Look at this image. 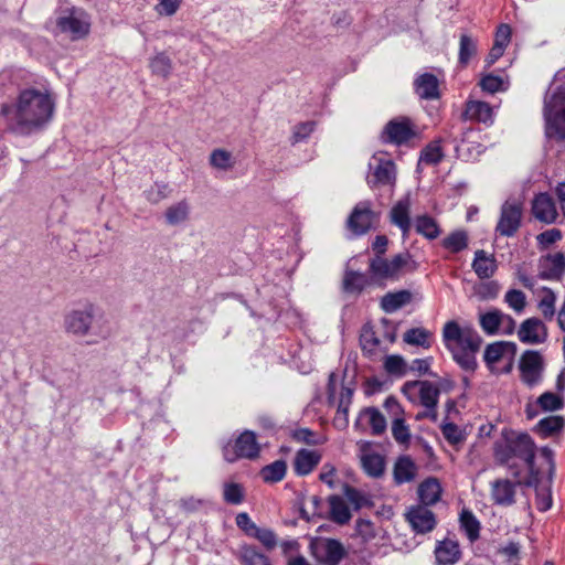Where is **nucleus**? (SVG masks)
<instances>
[{"mask_svg": "<svg viewBox=\"0 0 565 565\" xmlns=\"http://www.w3.org/2000/svg\"><path fill=\"white\" fill-rule=\"evenodd\" d=\"M500 286L495 281L482 282L478 286L477 292L482 299H493L498 296Z\"/></svg>", "mask_w": 565, "mask_h": 565, "instance_id": "nucleus-62", "label": "nucleus"}, {"mask_svg": "<svg viewBox=\"0 0 565 565\" xmlns=\"http://www.w3.org/2000/svg\"><path fill=\"white\" fill-rule=\"evenodd\" d=\"M532 212L536 220L547 224L555 222L557 217L555 203L546 193H541L535 196L532 203Z\"/></svg>", "mask_w": 565, "mask_h": 565, "instance_id": "nucleus-20", "label": "nucleus"}, {"mask_svg": "<svg viewBox=\"0 0 565 565\" xmlns=\"http://www.w3.org/2000/svg\"><path fill=\"white\" fill-rule=\"evenodd\" d=\"M391 222L399 227L403 233V237H406L411 231V200L404 198L399 200L391 210L390 213Z\"/></svg>", "mask_w": 565, "mask_h": 565, "instance_id": "nucleus-24", "label": "nucleus"}, {"mask_svg": "<svg viewBox=\"0 0 565 565\" xmlns=\"http://www.w3.org/2000/svg\"><path fill=\"white\" fill-rule=\"evenodd\" d=\"M444 157L441 147L438 142L428 145L420 154V160L427 164H437Z\"/></svg>", "mask_w": 565, "mask_h": 565, "instance_id": "nucleus-53", "label": "nucleus"}, {"mask_svg": "<svg viewBox=\"0 0 565 565\" xmlns=\"http://www.w3.org/2000/svg\"><path fill=\"white\" fill-rule=\"evenodd\" d=\"M418 495L424 505L435 504L441 495V486L436 478L424 480L418 487Z\"/></svg>", "mask_w": 565, "mask_h": 565, "instance_id": "nucleus-32", "label": "nucleus"}, {"mask_svg": "<svg viewBox=\"0 0 565 565\" xmlns=\"http://www.w3.org/2000/svg\"><path fill=\"white\" fill-rule=\"evenodd\" d=\"M412 301V294L408 290H398L385 294L380 301L381 309L392 313L408 305Z\"/></svg>", "mask_w": 565, "mask_h": 565, "instance_id": "nucleus-30", "label": "nucleus"}, {"mask_svg": "<svg viewBox=\"0 0 565 565\" xmlns=\"http://www.w3.org/2000/svg\"><path fill=\"white\" fill-rule=\"evenodd\" d=\"M441 433L446 440L450 444L456 445L463 440V435L461 429L452 423H446L441 426Z\"/></svg>", "mask_w": 565, "mask_h": 565, "instance_id": "nucleus-59", "label": "nucleus"}, {"mask_svg": "<svg viewBox=\"0 0 565 565\" xmlns=\"http://www.w3.org/2000/svg\"><path fill=\"white\" fill-rule=\"evenodd\" d=\"M518 483L508 479H498L491 484V499L498 505H511L514 503V495Z\"/></svg>", "mask_w": 565, "mask_h": 565, "instance_id": "nucleus-23", "label": "nucleus"}, {"mask_svg": "<svg viewBox=\"0 0 565 565\" xmlns=\"http://www.w3.org/2000/svg\"><path fill=\"white\" fill-rule=\"evenodd\" d=\"M374 285L371 274L347 269L343 275L342 288L347 294L360 295L365 288Z\"/></svg>", "mask_w": 565, "mask_h": 565, "instance_id": "nucleus-21", "label": "nucleus"}, {"mask_svg": "<svg viewBox=\"0 0 565 565\" xmlns=\"http://www.w3.org/2000/svg\"><path fill=\"white\" fill-rule=\"evenodd\" d=\"M418 268V263L408 253H399L392 258L375 255L369 262V274H371L374 285L385 286L387 281H397L408 273Z\"/></svg>", "mask_w": 565, "mask_h": 565, "instance_id": "nucleus-5", "label": "nucleus"}, {"mask_svg": "<svg viewBox=\"0 0 565 565\" xmlns=\"http://www.w3.org/2000/svg\"><path fill=\"white\" fill-rule=\"evenodd\" d=\"M287 470V465L284 460H276L270 465L265 466L260 476L266 482H278L284 479Z\"/></svg>", "mask_w": 565, "mask_h": 565, "instance_id": "nucleus-43", "label": "nucleus"}, {"mask_svg": "<svg viewBox=\"0 0 565 565\" xmlns=\"http://www.w3.org/2000/svg\"><path fill=\"white\" fill-rule=\"evenodd\" d=\"M504 302L515 313L521 315L526 307V296L519 289H509L504 295Z\"/></svg>", "mask_w": 565, "mask_h": 565, "instance_id": "nucleus-49", "label": "nucleus"}, {"mask_svg": "<svg viewBox=\"0 0 565 565\" xmlns=\"http://www.w3.org/2000/svg\"><path fill=\"white\" fill-rule=\"evenodd\" d=\"M313 130H315L313 121H306V122L298 124L294 128V135H292L294 141L298 142V141L306 139L308 136H310V134Z\"/></svg>", "mask_w": 565, "mask_h": 565, "instance_id": "nucleus-64", "label": "nucleus"}, {"mask_svg": "<svg viewBox=\"0 0 565 565\" xmlns=\"http://www.w3.org/2000/svg\"><path fill=\"white\" fill-rule=\"evenodd\" d=\"M436 561L439 565H452L460 559L461 552L458 542L440 541L435 548Z\"/></svg>", "mask_w": 565, "mask_h": 565, "instance_id": "nucleus-26", "label": "nucleus"}, {"mask_svg": "<svg viewBox=\"0 0 565 565\" xmlns=\"http://www.w3.org/2000/svg\"><path fill=\"white\" fill-rule=\"evenodd\" d=\"M471 267L480 279H489L495 274L498 264L493 254H489L484 249H478L475 252Z\"/></svg>", "mask_w": 565, "mask_h": 565, "instance_id": "nucleus-22", "label": "nucleus"}, {"mask_svg": "<svg viewBox=\"0 0 565 565\" xmlns=\"http://www.w3.org/2000/svg\"><path fill=\"white\" fill-rule=\"evenodd\" d=\"M360 343L363 352L370 356L381 351V340L374 331L373 327L369 324H365L362 328Z\"/></svg>", "mask_w": 565, "mask_h": 565, "instance_id": "nucleus-37", "label": "nucleus"}, {"mask_svg": "<svg viewBox=\"0 0 565 565\" xmlns=\"http://www.w3.org/2000/svg\"><path fill=\"white\" fill-rule=\"evenodd\" d=\"M320 459L321 456L317 451L308 449L299 450L294 459L295 472L299 476L310 473L320 462Z\"/></svg>", "mask_w": 565, "mask_h": 565, "instance_id": "nucleus-28", "label": "nucleus"}, {"mask_svg": "<svg viewBox=\"0 0 565 565\" xmlns=\"http://www.w3.org/2000/svg\"><path fill=\"white\" fill-rule=\"evenodd\" d=\"M441 245L451 253H459L468 246V234L465 231H455L443 239Z\"/></svg>", "mask_w": 565, "mask_h": 565, "instance_id": "nucleus-42", "label": "nucleus"}, {"mask_svg": "<svg viewBox=\"0 0 565 565\" xmlns=\"http://www.w3.org/2000/svg\"><path fill=\"white\" fill-rule=\"evenodd\" d=\"M392 435L399 445H408L411 440V430L406 425L404 417H396L392 420Z\"/></svg>", "mask_w": 565, "mask_h": 565, "instance_id": "nucleus-48", "label": "nucleus"}, {"mask_svg": "<svg viewBox=\"0 0 565 565\" xmlns=\"http://www.w3.org/2000/svg\"><path fill=\"white\" fill-rule=\"evenodd\" d=\"M480 86L484 92L490 94L503 92L508 88V85L504 83L503 78L493 74L483 76L480 81Z\"/></svg>", "mask_w": 565, "mask_h": 565, "instance_id": "nucleus-51", "label": "nucleus"}, {"mask_svg": "<svg viewBox=\"0 0 565 565\" xmlns=\"http://www.w3.org/2000/svg\"><path fill=\"white\" fill-rule=\"evenodd\" d=\"M239 559L243 565H271L268 557L253 546H244Z\"/></svg>", "mask_w": 565, "mask_h": 565, "instance_id": "nucleus-47", "label": "nucleus"}, {"mask_svg": "<svg viewBox=\"0 0 565 565\" xmlns=\"http://www.w3.org/2000/svg\"><path fill=\"white\" fill-rule=\"evenodd\" d=\"M407 364L401 355H387L384 360V370L390 375L403 376L407 372Z\"/></svg>", "mask_w": 565, "mask_h": 565, "instance_id": "nucleus-50", "label": "nucleus"}, {"mask_svg": "<svg viewBox=\"0 0 565 565\" xmlns=\"http://www.w3.org/2000/svg\"><path fill=\"white\" fill-rule=\"evenodd\" d=\"M367 184L371 188L394 186L396 182V166L385 153H375L370 163Z\"/></svg>", "mask_w": 565, "mask_h": 565, "instance_id": "nucleus-9", "label": "nucleus"}, {"mask_svg": "<svg viewBox=\"0 0 565 565\" xmlns=\"http://www.w3.org/2000/svg\"><path fill=\"white\" fill-rule=\"evenodd\" d=\"M414 85L417 95L423 99H435L439 97V82L434 74H420L415 79Z\"/></svg>", "mask_w": 565, "mask_h": 565, "instance_id": "nucleus-27", "label": "nucleus"}, {"mask_svg": "<svg viewBox=\"0 0 565 565\" xmlns=\"http://www.w3.org/2000/svg\"><path fill=\"white\" fill-rule=\"evenodd\" d=\"M545 132L548 138L565 139V88H559L544 99Z\"/></svg>", "mask_w": 565, "mask_h": 565, "instance_id": "nucleus-6", "label": "nucleus"}, {"mask_svg": "<svg viewBox=\"0 0 565 565\" xmlns=\"http://www.w3.org/2000/svg\"><path fill=\"white\" fill-rule=\"evenodd\" d=\"M419 137L417 125L406 116H397L383 127L380 139L383 143L397 147L407 146Z\"/></svg>", "mask_w": 565, "mask_h": 565, "instance_id": "nucleus-7", "label": "nucleus"}, {"mask_svg": "<svg viewBox=\"0 0 565 565\" xmlns=\"http://www.w3.org/2000/svg\"><path fill=\"white\" fill-rule=\"evenodd\" d=\"M518 335L523 343L539 344L546 340L547 330L540 319L529 318L521 323Z\"/></svg>", "mask_w": 565, "mask_h": 565, "instance_id": "nucleus-18", "label": "nucleus"}, {"mask_svg": "<svg viewBox=\"0 0 565 565\" xmlns=\"http://www.w3.org/2000/svg\"><path fill=\"white\" fill-rule=\"evenodd\" d=\"M63 327L68 334L87 338V344H98L113 335L111 321L102 313L97 315V307L93 303L68 311Z\"/></svg>", "mask_w": 565, "mask_h": 565, "instance_id": "nucleus-3", "label": "nucleus"}, {"mask_svg": "<svg viewBox=\"0 0 565 565\" xmlns=\"http://www.w3.org/2000/svg\"><path fill=\"white\" fill-rule=\"evenodd\" d=\"M537 405L546 412H553L563 407V399L555 393L546 392L537 401Z\"/></svg>", "mask_w": 565, "mask_h": 565, "instance_id": "nucleus-52", "label": "nucleus"}, {"mask_svg": "<svg viewBox=\"0 0 565 565\" xmlns=\"http://www.w3.org/2000/svg\"><path fill=\"white\" fill-rule=\"evenodd\" d=\"M521 220L522 204L515 199L508 200L501 207L495 231L502 236H513L521 225Z\"/></svg>", "mask_w": 565, "mask_h": 565, "instance_id": "nucleus-12", "label": "nucleus"}, {"mask_svg": "<svg viewBox=\"0 0 565 565\" xmlns=\"http://www.w3.org/2000/svg\"><path fill=\"white\" fill-rule=\"evenodd\" d=\"M564 426V418L551 415L542 418L535 426V431L542 437H550L558 433Z\"/></svg>", "mask_w": 565, "mask_h": 565, "instance_id": "nucleus-39", "label": "nucleus"}, {"mask_svg": "<svg viewBox=\"0 0 565 565\" xmlns=\"http://www.w3.org/2000/svg\"><path fill=\"white\" fill-rule=\"evenodd\" d=\"M415 228L418 234L430 241L437 238L441 233L436 220L427 214L416 217Z\"/></svg>", "mask_w": 565, "mask_h": 565, "instance_id": "nucleus-36", "label": "nucleus"}, {"mask_svg": "<svg viewBox=\"0 0 565 565\" xmlns=\"http://www.w3.org/2000/svg\"><path fill=\"white\" fill-rule=\"evenodd\" d=\"M403 339L408 344L423 347L425 349L431 345V333L424 328H412L407 330Z\"/></svg>", "mask_w": 565, "mask_h": 565, "instance_id": "nucleus-41", "label": "nucleus"}, {"mask_svg": "<svg viewBox=\"0 0 565 565\" xmlns=\"http://www.w3.org/2000/svg\"><path fill=\"white\" fill-rule=\"evenodd\" d=\"M477 53V42L469 35L462 34L459 43L458 61L462 67H466L470 58Z\"/></svg>", "mask_w": 565, "mask_h": 565, "instance_id": "nucleus-44", "label": "nucleus"}, {"mask_svg": "<svg viewBox=\"0 0 565 565\" xmlns=\"http://www.w3.org/2000/svg\"><path fill=\"white\" fill-rule=\"evenodd\" d=\"M460 526L466 532L470 542H475L479 539L480 534V522L477 520L475 514L469 510H462L460 513Z\"/></svg>", "mask_w": 565, "mask_h": 565, "instance_id": "nucleus-40", "label": "nucleus"}, {"mask_svg": "<svg viewBox=\"0 0 565 565\" xmlns=\"http://www.w3.org/2000/svg\"><path fill=\"white\" fill-rule=\"evenodd\" d=\"M189 216V204L185 201L169 206L166 211L167 222L177 225L184 222Z\"/></svg>", "mask_w": 565, "mask_h": 565, "instance_id": "nucleus-46", "label": "nucleus"}, {"mask_svg": "<svg viewBox=\"0 0 565 565\" xmlns=\"http://www.w3.org/2000/svg\"><path fill=\"white\" fill-rule=\"evenodd\" d=\"M406 520L417 533H428L436 525L435 514L426 505H415L408 509Z\"/></svg>", "mask_w": 565, "mask_h": 565, "instance_id": "nucleus-16", "label": "nucleus"}, {"mask_svg": "<svg viewBox=\"0 0 565 565\" xmlns=\"http://www.w3.org/2000/svg\"><path fill=\"white\" fill-rule=\"evenodd\" d=\"M343 493L345 499L353 505L355 510L361 509L367 503L366 497L353 487L345 486Z\"/></svg>", "mask_w": 565, "mask_h": 565, "instance_id": "nucleus-58", "label": "nucleus"}, {"mask_svg": "<svg viewBox=\"0 0 565 565\" xmlns=\"http://www.w3.org/2000/svg\"><path fill=\"white\" fill-rule=\"evenodd\" d=\"M361 463L363 467V470L371 477H380L384 472V458L375 452L369 449L367 444H363L361 446Z\"/></svg>", "mask_w": 565, "mask_h": 565, "instance_id": "nucleus-25", "label": "nucleus"}, {"mask_svg": "<svg viewBox=\"0 0 565 565\" xmlns=\"http://www.w3.org/2000/svg\"><path fill=\"white\" fill-rule=\"evenodd\" d=\"M479 323L484 333L492 335L497 333L511 334L515 329V320L503 313L501 310L493 309L481 313Z\"/></svg>", "mask_w": 565, "mask_h": 565, "instance_id": "nucleus-13", "label": "nucleus"}, {"mask_svg": "<svg viewBox=\"0 0 565 565\" xmlns=\"http://www.w3.org/2000/svg\"><path fill=\"white\" fill-rule=\"evenodd\" d=\"M259 451V444L252 430L243 431L234 441H228L223 446V457L227 462H234L242 458L255 459Z\"/></svg>", "mask_w": 565, "mask_h": 565, "instance_id": "nucleus-8", "label": "nucleus"}, {"mask_svg": "<svg viewBox=\"0 0 565 565\" xmlns=\"http://www.w3.org/2000/svg\"><path fill=\"white\" fill-rule=\"evenodd\" d=\"M535 449V443L529 434L503 429L493 445V456L498 463L519 476L521 469L533 470Z\"/></svg>", "mask_w": 565, "mask_h": 565, "instance_id": "nucleus-2", "label": "nucleus"}, {"mask_svg": "<svg viewBox=\"0 0 565 565\" xmlns=\"http://www.w3.org/2000/svg\"><path fill=\"white\" fill-rule=\"evenodd\" d=\"M243 489L237 483H227L224 486V499L232 504H239L243 501Z\"/></svg>", "mask_w": 565, "mask_h": 565, "instance_id": "nucleus-60", "label": "nucleus"}, {"mask_svg": "<svg viewBox=\"0 0 565 565\" xmlns=\"http://www.w3.org/2000/svg\"><path fill=\"white\" fill-rule=\"evenodd\" d=\"M375 220L370 202H360L348 218V227L355 235L365 234Z\"/></svg>", "mask_w": 565, "mask_h": 565, "instance_id": "nucleus-15", "label": "nucleus"}, {"mask_svg": "<svg viewBox=\"0 0 565 565\" xmlns=\"http://www.w3.org/2000/svg\"><path fill=\"white\" fill-rule=\"evenodd\" d=\"M355 532L365 543L373 540L376 535L374 524L364 519H359L356 521Z\"/></svg>", "mask_w": 565, "mask_h": 565, "instance_id": "nucleus-57", "label": "nucleus"}, {"mask_svg": "<svg viewBox=\"0 0 565 565\" xmlns=\"http://www.w3.org/2000/svg\"><path fill=\"white\" fill-rule=\"evenodd\" d=\"M210 166L216 170L230 171L235 166V160L232 152L226 149H214L209 158Z\"/></svg>", "mask_w": 565, "mask_h": 565, "instance_id": "nucleus-38", "label": "nucleus"}, {"mask_svg": "<svg viewBox=\"0 0 565 565\" xmlns=\"http://www.w3.org/2000/svg\"><path fill=\"white\" fill-rule=\"evenodd\" d=\"M252 536L257 539L268 550H273L277 545V536L270 529L257 526Z\"/></svg>", "mask_w": 565, "mask_h": 565, "instance_id": "nucleus-55", "label": "nucleus"}, {"mask_svg": "<svg viewBox=\"0 0 565 565\" xmlns=\"http://www.w3.org/2000/svg\"><path fill=\"white\" fill-rule=\"evenodd\" d=\"M565 273V256L562 253L542 256L539 260L537 277L547 280H558Z\"/></svg>", "mask_w": 565, "mask_h": 565, "instance_id": "nucleus-17", "label": "nucleus"}, {"mask_svg": "<svg viewBox=\"0 0 565 565\" xmlns=\"http://www.w3.org/2000/svg\"><path fill=\"white\" fill-rule=\"evenodd\" d=\"M324 548H326V561L331 565L338 564L340 562V559L343 557V547L335 540H329L326 543Z\"/></svg>", "mask_w": 565, "mask_h": 565, "instance_id": "nucleus-56", "label": "nucleus"}, {"mask_svg": "<svg viewBox=\"0 0 565 565\" xmlns=\"http://www.w3.org/2000/svg\"><path fill=\"white\" fill-rule=\"evenodd\" d=\"M443 340L454 360L466 371L477 366L476 354L481 347V337L470 326H460L451 320L445 323Z\"/></svg>", "mask_w": 565, "mask_h": 565, "instance_id": "nucleus-4", "label": "nucleus"}, {"mask_svg": "<svg viewBox=\"0 0 565 565\" xmlns=\"http://www.w3.org/2000/svg\"><path fill=\"white\" fill-rule=\"evenodd\" d=\"M417 467L409 457L399 458L394 466V479L402 484L412 481L416 476Z\"/></svg>", "mask_w": 565, "mask_h": 565, "instance_id": "nucleus-35", "label": "nucleus"}, {"mask_svg": "<svg viewBox=\"0 0 565 565\" xmlns=\"http://www.w3.org/2000/svg\"><path fill=\"white\" fill-rule=\"evenodd\" d=\"M516 351V345L513 342H494L489 344L483 354L484 362L489 369L493 370L494 365L500 361H512Z\"/></svg>", "mask_w": 565, "mask_h": 565, "instance_id": "nucleus-19", "label": "nucleus"}, {"mask_svg": "<svg viewBox=\"0 0 565 565\" xmlns=\"http://www.w3.org/2000/svg\"><path fill=\"white\" fill-rule=\"evenodd\" d=\"M536 508L545 512L552 507V495L547 488H540L536 493Z\"/></svg>", "mask_w": 565, "mask_h": 565, "instance_id": "nucleus-63", "label": "nucleus"}, {"mask_svg": "<svg viewBox=\"0 0 565 565\" xmlns=\"http://www.w3.org/2000/svg\"><path fill=\"white\" fill-rule=\"evenodd\" d=\"M465 116L468 119L481 121L484 124L492 122L493 108L486 102L471 100L467 103Z\"/></svg>", "mask_w": 565, "mask_h": 565, "instance_id": "nucleus-31", "label": "nucleus"}, {"mask_svg": "<svg viewBox=\"0 0 565 565\" xmlns=\"http://www.w3.org/2000/svg\"><path fill=\"white\" fill-rule=\"evenodd\" d=\"M330 519L338 524H347L352 515L345 500L340 495L329 498Z\"/></svg>", "mask_w": 565, "mask_h": 565, "instance_id": "nucleus-34", "label": "nucleus"}, {"mask_svg": "<svg viewBox=\"0 0 565 565\" xmlns=\"http://www.w3.org/2000/svg\"><path fill=\"white\" fill-rule=\"evenodd\" d=\"M537 298V308L546 320L555 316L556 294L548 287L535 288L532 291Z\"/></svg>", "mask_w": 565, "mask_h": 565, "instance_id": "nucleus-29", "label": "nucleus"}, {"mask_svg": "<svg viewBox=\"0 0 565 565\" xmlns=\"http://www.w3.org/2000/svg\"><path fill=\"white\" fill-rule=\"evenodd\" d=\"M181 4V0H159L156 6V11L159 15H173Z\"/></svg>", "mask_w": 565, "mask_h": 565, "instance_id": "nucleus-61", "label": "nucleus"}, {"mask_svg": "<svg viewBox=\"0 0 565 565\" xmlns=\"http://www.w3.org/2000/svg\"><path fill=\"white\" fill-rule=\"evenodd\" d=\"M149 67L152 74L167 78L172 70V61L164 53H159L150 60Z\"/></svg>", "mask_w": 565, "mask_h": 565, "instance_id": "nucleus-45", "label": "nucleus"}, {"mask_svg": "<svg viewBox=\"0 0 565 565\" xmlns=\"http://www.w3.org/2000/svg\"><path fill=\"white\" fill-rule=\"evenodd\" d=\"M54 109L55 102L47 90L26 88L14 104L1 105L0 116L11 131L28 135L49 124Z\"/></svg>", "mask_w": 565, "mask_h": 565, "instance_id": "nucleus-1", "label": "nucleus"}, {"mask_svg": "<svg viewBox=\"0 0 565 565\" xmlns=\"http://www.w3.org/2000/svg\"><path fill=\"white\" fill-rule=\"evenodd\" d=\"M359 420H365L371 427L373 435H382L386 430V419L375 407H366L360 412Z\"/></svg>", "mask_w": 565, "mask_h": 565, "instance_id": "nucleus-33", "label": "nucleus"}, {"mask_svg": "<svg viewBox=\"0 0 565 565\" xmlns=\"http://www.w3.org/2000/svg\"><path fill=\"white\" fill-rule=\"evenodd\" d=\"M56 26L61 32L70 34L72 40L86 36L89 32V18L78 9L63 11L56 19Z\"/></svg>", "mask_w": 565, "mask_h": 565, "instance_id": "nucleus-11", "label": "nucleus"}, {"mask_svg": "<svg viewBox=\"0 0 565 565\" xmlns=\"http://www.w3.org/2000/svg\"><path fill=\"white\" fill-rule=\"evenodd\" d=\"M522 381L529 386L536 385L542 377L543 359L536 351H526L520 362Z\"/></svg>", "mask_w": 565, "mask_h": 565, "instance_id": "nucleus-14", "label": "nucleus"}, {"mask_svg": "<svg viewBox=\"0 0 565 565\" xmlns=\"http://www.w3.org/2000/svg\"><path fill=\"white\" fill-rule=\"evenodd\" d=\"M404 395L425 408L436 409L440 394L439 386L429 381H408L402 387Z\"/></svg>", "mask_w": 565, "mask_h": 565, "instance_id": "nucleus-10", "label": "nucleus"}, {"mask_svg": "<svg viewBox=\"0 0 565 565\" xmlns=\"http://www.w3.org/2000/svg\"><path fill=\"white\" fill-rule=\"evenodd\" d=\"M169 192L170 190L168 184L156 182L153 185L150 186L149 190L145 192V194L150 203L157 204L160 201L164 200L168 196Z\"/></svg>", "mask_w": 565, "mask_h": 565, "instance_id": "nucleus-54", "label": "nucleus"}]
</instances>
